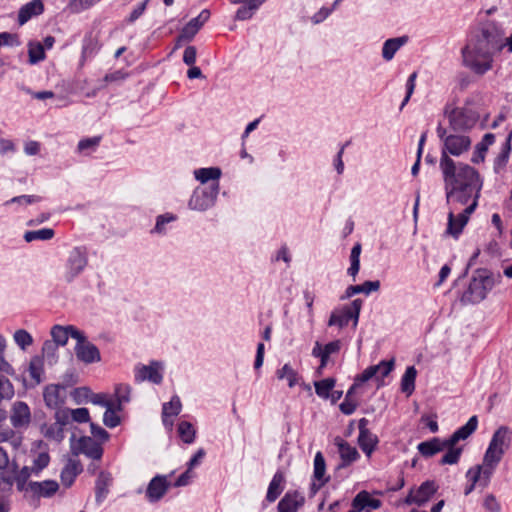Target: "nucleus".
Here are the masks:
<instances>
[{
	"label": "nucleus",
	"instance_id": "1",
	"mask_svg": "<svg viewBox=\"0 0 512 512\" xmlns=\"http://www.w3.org/2000/svg\"><path fill=\"white\" fill-rule=\"evenodd\" d=\"M503 47V33L495 24H486L474 32L462 48L463 65L482 76L493 68L494 56Z\"/></svg>",
	"mask_w": 512,
	"mask_h": 512
},
{
	"label": "nucleus",
	"instance_id": "2",
	"mask_svg": "<svg viewBox=\"0 0 512 512\" xmlns=\"http://www.w3.org/2000/svg\"><path fill=\"white\" fill-rule=\"evenodd\" d=\"M449 205L447 233L457 238L467 224L470 214L478 204L480 191L462 188H445Z\"/></svg>",
	"mask_w": 512,
	"mask_h": 512
},
{
	"label": "nucleus",
	"instance_id": "3",
	"mask_svg": "<svg viewBox=\"0 0 512 512\" xmlns=\"http://www.w3.org/2000/svg\"><path fill=\"white\" fill-rule=\"evenodd\" d=\"M439 167L443 174L445 188H462L481 191L482 179L479 173L468 164L455 162L451 157L440 158Z\"/></svg>",
	"mask_w": 512,
	"mask_h": 512
},
{
	"label": "nucleus",
	"instance_id": "4",
	"mask_svg": "<svg viewBox=\"0 0 512 512\" xmlns=\"http://www.w3.org/2000/svg\"><path fill=\"white\" fill-rule=\"evenodd\" d=\"M436 133L442 142L440 158L444 156L460 157L471 147V139L468 136L448 130L441 124L437 126Z\"/></svg>",
	"mask_w": 512,
	"mask_h": 512
},
{
	"label": "nucleus",
	"instance_id": "5",
	"mask_svg": "<svg viewBox=\"0 0 512 512\" xmlns=\"http://www.w3.org/2000/svg\"><path fill=\"white\" fill-rule=\"evenodd\" d=\"M88 266V252L83 246L73 247L64 261L60 280L66 284L73 283Z\"/></svg>",
	"mask_w": 512,
	"mask_h": 512
},
{
	"label": "nucleus",
	"instance_id": "6",
	"mask_svg": "<svg viewBox=\"0 0 512 512\" xmlns=\"http://www.w3.org/2000/svg\"><path fill=\"white\" fill-rule=\"evenodd\" d=\"M493 279L484 271H478L471 279L468 288L461 296L463 304H477L483 301L488 292L493 288Z\"/></svg>",
	"mask_w": 512,
	"mask_h": 512
},
{
	"label": "nucleus",
	"instance_id": "7",
	"mask_svg": "<svg viewBox=\"0 0 512 512\" xmlns=\"http://www.w3.org/2000/svg\"><path fill=\"white\" fill-rule=\"evenodd\" d=\"M363 301L355 299L350 304L343 305L335 308L329 317L328 326H337L343 328L348 325L349 321H353V326L356 327L359 321L360 311Z\"/></svg>",
	"mask_w": 512,
	"mask_h": 512
},
{
	"label": "nucleus",
	"instance_id": "8",
	"mask_svg": "<svg viewBox=\"0 0 512 512\" xmlns=\"http://www.w3.org/2000/svg\"><path fill=\"white\" fill-rule=\"evenodd\" d=\"M445 115L449 121V129L454 132L471 129L478 120L477 113L468 107H446Z\"/></svg>",
	"mask_w": 512,
	"mask_h": 512
},
{
	"label": "nucleus",
	"instance_id": "9",
	"mask_svg": "<svg viewBox=\"0 0 512 512\" xmlns=\"http://www.w3.org/2000/svg\"><path fill=\"white\" fill-rule=\"evenodd\" d=\"M219 189V182H212L208 186L197 187L188 201V207L196 211L208 210L214 206Z\"/></svg>",
	"mask_w": 512,
	"mask_h": 512
},
{
	"label": "nucleus",
	"instance_id": "10",
	"mask_svg": "<svg viewBox=\"0 0 512 512\" xmlns=\"http://www.w3.org/2000/svg\"><path fill=\"white\" fill-rule=\"evenodd\" d=\"M164 363L152 360L149 364L138 363L134 367V380L136 383L150 382L159 385L164 377Z\"/></svg>",
	"mask_w": 512,
	"mask_h": 512
},
{
	"label": "nucleus",
	"instance_id": "11",
	"mask_svg": "<svg viewBox=\"0 0 512 512\" xmlns=\"http://www.w3.org/2000/svg\"><path fill=\"white\" fill-rule=\"evenodd\" d=\"M73 339L76 340L74 351L78 361L87 365L101 361L99 349L87 339L84 332L76 333L73 335Z\"/></svg>",
	"mask_w": 512,
	"mask_h": 512
},
{
	"label": "nucleus",
	"instance_id": "12",
	"mask_svg": "<svg viewBox=\"0 0 512 512\" xmlns=\"http://www.w3.org/2000/svg\"><path fill=\"white\" fill-rule=\"evenodd\" d=\"M75 437L71 438V449L74 455L84 454L93 460H100L103 454L101 445L96 442L93 438L88 436L80 437L75 440Z\"/></svg>",
	"mask_w": 512,
	"mask_h": 512
},
{
	"label": "nucleus",
	"instance_id": "13",
	"mask_svg": "<svg viewBox=\"0 0 512 512\" xmlns=\"http://www.w3.org/2000/svg\"><path fill=\"white\" fill-rule=\"evenodd\" d=\"M437 488L438 487L434 481H425L419 487L412 488L409 491L408 495L404 499V503L407 505L415 504L417 506H422L436 493Z\"/></svg>",
	"mask_w": 512,
	"mask_h": 512
},
{
	"label": "nucleus",
	"instance_id": "14",
	"mask_svg": "<svg viewBox=\"0 0 512 512\" xmlns=\"http://www.w3.org/2000/svg\"><path fill=\"white\" fill-rule=\"evenodd\" d=\"M171 487L169 475H156L154 476L145 491L146 498L150 503L159 502L168 492Z\"/></svg>",
	"mask_w": 512,
	"mask_h": 512
},
{
	"label": "nucleus",
	"instance_id": "15",
	"mask_svg": "<svg viewBox=\"0 0 512 512\" xmlns=\"http://www.w3.org/2000/svg\"><path fill=\"white\" fill-rule=\"evenodd\" d=\"M10 422L17 430L26 429L31 422V411L23 401L13 403L10 411Z\"/></svg>",
	"mask_w": 512,
	"mask_h": 512
},
{
	"label": "nucleus",
	"instance_id": "16",
	"mask_svg": "<svg viewBox=\"0 0 512 512\" xmlns=\"http://www.w3.org/2000/svg\"><path fill=\"white\" fill-rule=\"evenodd\" d=\"M209 18L210 11L207 9L202 10L197 17L192 18L181 30L177 39V46H179L182 41L192 40Z\"/></svg>",
	"mask_w": 512,
	"mask_h": 512
},
{
	"label": "nucleus",
	"instance_id": "17",
	"mask_svg": "<svg viewBox=\"0 0 512 512\" xmlns=\"http://www.w3.org/2000/svg\"><path fill=\"white\" fill-rule=\"evenodd\" d=\"M59 490V484L55 480L30 481L28 483L27 492L33 497L50 498Z\"/></svg>",
	"mask_w": 512,
	"mask_h": 512
},
{
	"label": "nucleus",
	"instance_id": "18",
	"mask_svg": "<svg viewBox=\"0 0 512 512\" xmlns=\"http://www.w3.org/2000/svg\"><path fill=\"white\" fill-rule=\"evenodd\" d=\"M32 476H34L33 470L29 466H24L13 478L2 476L0 486L10 489L15 482L17 490L27 494L28 480Z\"/></svg>",
	"mask_w": 512,
	"mask_h": 512
},
{
	"label": "nucleus",
	"instance_id": "19",
	"mask_svg": "<svg viewBox=\"0 0 512 512\" xmlns=\"http://www.w3.org/2000/svg\"><path fill=\"white\" fill-rule=\"evenodd\" d=\"M83 471V466L75 457H70L67 459L64 467L60 473L61 483L64 487L69 488L73 485L76 477L81 474Z\"/></svg>",
	"mask_w": 512,
	"mask_h": 512
},
{
	"label": "nucleus",
	"instance_id": "20",
	"mask_svg": "<svg viewBox=\"0 0 512 512\" xmlns=\"http://www.w3.org/2000/svg\"><path fill=\"white\" fill-rule=\"evenodd\" d=\"M325 472L326 463L324 456L321 452H317L314 457V482L311 485V490L313 491V493H316L322 486H324L329 481V477L325 476Z\"/></svg>",
	"mask_w": 512,
	"mask_h": 512
},
{
	"label": "nucleus",
	"instance_id": "21",
	"mask_svg": "<svg viewBox=\"0 0 512 512\" xmlns=\"http://www.w3.org/2000/svg\"><path fill=\"white\" fill-rule=\"evenodd\" d=\"M44 12V3L42 0H31L24 4L18 12V23L24 25L31 18L39 16Z\"/></svg>",
	"mask_w": 512,
	"mask_h": 512
},
{
	"label": "nucleus",
	"instance_id": "22",
	"mask_svg": "<svg viewBox=\"0 0 512 512\" xmlns=\"http://www.w3.org/2000/svg\"><path fill=\"white\" fill-rule=\"evenodd\" d=\"M76 333H82V331L73 325H54L51 328V341L57 344L58 346H65L68 342L69 337L73 338V335H75Z\"/></svg>",
	"mask_w": 512,
	"mask_h": 512
},
{
	"label": "nucleus",
	"instance_id": "23",
	"mask_svg": "<svg viewBox=\"0 0 512 512\" xmlns=\"http://www.w3.org/2000/svg\"><path fill=\"white\" fill-rule=\"evenodd\" d=\"M304 496L298 492H288L278 503V512H297L304 504Z\"/></svg>",
	"mask_w": 512,
	"mask_h": 512
},
{
	"label": "nucleus",
	"instance_id": "24",
	"mask_svg": "<svg viewBox=\"0 0 512 512\" xmlns=\"http://www.w3.org/2000/svg\"><path fill=\"white\" fill-rule=\"evenodd\" d=\"M408 40V36L387 39L382 46V58L387 62L391 61L395 54L408 42Z\"/></svg>",
	"mask_w": 512,
	"mask_h": 512
},
{
	"label": "nucleus",
	"instance_id": "25",
	"mask_svg": "<svg viewBox=\"0 0 512 512\" xmlns=\"http://www.w3.org/2000/svg\"><path fill=\"white\" fill-rule=\"evenodd\" d=\"M382 502L379 499L372 498L370 493L366 490L360 491L352 501V507L357 512L362 511L365 508L379 509Z\"/></svg>",
	"mask_w": 512,
	"mask_h": 512
},
{
	"label": "nucleus",
	"instance_id": "26",
	"mask_svg": "<svg viewBox=\"0 0 512 512\" xmlns=\"http://www.w3.org/2000/svg\"><path fill=\"white\" fill-rule=\"evenodd\" d=\"M275 375L278 380L286 381L289 388L300 384L302 380L301 375L293 368L291 363H285L281 368L276 370Z\"/></svg>",
	"mask_w": 512,
	"mask_h": 512
},
{
	"label": "nucleus",
	"instance_id": "27",
	"mask_svg": "<svg viewBox=\"0 0 512 512\" xmlns=\"http://www.w3.org/2000/svg\"><path fill=\"white\" fill-rule=\"evenodd\" d=\"M43 396L45 404L56 409L64 402V388L60 385H49L45 388Z\"/></svg>",
	"mask_w": 512,
	"mask_h": 512
},
{
	"label": "nucleus",
	"instance_id": "28",
	"mask_svg": "<svg viewBox=\"0 0 512 512\" xmlns=\"http://www.w3.org/2000/svg\"><path fill=\"white\" fill-rule=\"evenodd\" d=\"M510 442L511 430L506 426H501L494 432L489 445L504 454L509 448Z\"/></svg>",
	"mask_w": 512,
	"mask_h": 512
},
{
	"label": "nucleus",
	"instance_id": "29",
	"mask_svg": "<svg viewBox=\"0 0 512 512\" xmlns=\"http://www.w3.org/2000/svg\"><path fill=\"white\" fill-rule=\"evenodd\" d=\"M447 445H450L448 439L441 440L435 437L429 441L419 443L417 448L422 456L431 457L440 451H444Z\"/></svg>",
	"mask_w": 512,
	"mask_h": 512
},
{
	"label": "nucleus",
	"instance_id": "30",
	"mask_svg": "<svg viewBox=\"0 0 512 512\" xmlns=\"http://www.w3.org/2000/svg\"><path fill=\"white\" fill-rule=\"evenodd\" d=\"M336 445L338 447V452L340 454L342 460V466H347L356 461L359 458V453L357 449L350 445L348 442L337 438L335 440Z\"/></svg>",
	"mask_w": 512,
	"mask_h": 512
},
{
	"label": "nucleus",
	"instance_id": "31",
	"mask_svg": "<svg viewBox=\"0 0 512 512\" xmlns=\"http://www.w3.org/2000/svg\"><path fill=\"white\" fill-rule=\"evenodd\" d=\"M478 425L477 416H472L465 425L458 428L449 438L450 445H456L460 440L468 438L476 429Z\"/></svg>",
	"mask_w": 512,
	"mask_h": 512
},
{
	"label": "nucleus",
	"instance_id": "32",
	"mask_svg": "<svg viewBox=\"0 0 512 512\" xmlns=\"http://www.w3.org/2000/svg\"><path fill=\"white\" fill-rule=\"evenodd\" d=\"M511 139H512V129L507 134L505 139V143L503 144L500 153L494 160V171L496 173H500L507 165L510 152H511Z\"/></svg>",
	"mask_w": 512,
	"mask_h": 512
},
{
	"label": "nucleus",
	"instance_id": "33",
	"mask_svg": "<svg viewBox=\"0 0 512 512\" xmlns=\"http://www.w3.org/2000/svg\"><path fill=\"white\" fill-rule=\"evenodd\" d=\"M131 390V386L128 384L116 385L114 395L111 398L116 409L122 410L123 406L130 402Z\"/></svg>",
	"mask_w": 512,
	"mask_h": 512
},
{
	"label": "nucleus",
	"instance_id": "34",
	"mask_svg": "<svg viewBox=\"0 0 512 512\" xmlns=\"http://www.w3.org/2000/svg\"><path fill=\"white\" fill-rule=\"evenodd\" d=\"M284 481H285L284 474L280 471H277L274 474V476L268 486L266 499L269 502H274L279 497V495L282 493Z\"/></svg>",
	"mask_w": 512,
	"mask_h": 512
},
{
	"label": "nucleus",
	"instance_id": "35",
	"mask_svg": "<svg viewBox=\"0 0 512 512\" xmlns=\"http://www.w3.org/2000/svg\"><path fill=\"white\" fill-rule=\"evenodd\" d=\"M358 444L366 456L370 457L378 444V437L370 430L359 433Z\"/></svg>",
	"mask_w": 512,
	"mask_h": 512
},
{
	"label": "nucleus",
	"instance_id": "36",
	"mask_svg": "<svg viewBox=\"0 0 512 512\" xmlns=\"http://www.w3.org/2000/svg\"><path fill=\"white\" fill-rule=\"evenodd\" d=\"M417 376V370L414 366H409L406 368L402 378H401V391L405 393L407 396H410L415 390V380Z\"/></svg>",
	"mask_w": 512,
	"mask_h": 512
},
{
	"label": "nucleus",
	"instance_id": "37",
	"mask_svg": "<svg viewBox=\"0 0 512 512\" xmlns=\"http://www.w3.org/2000/svg\"><path fill=\"white\" fill-rule=\"evenodd\" d=\"M111 478L108 474L101 472L96 480L95 485V498L98 504L102 503L108 494V487Z\"/></svg>",
	"mask_w": 512,
	"mask_h": 512
},
{
	"label": "nucleus",
	"instance_id": "38",
	"mask_svg": "<svg viewBox=\"0 0 512 512\" xmlns=\"http://www.w3.org/2000/svg\"><path fill=\"white\" fill-rule=\"evenodd\" d=\"M28 62L35 65L43 61L46 57L44 46L38 41H30L28 43Z\"/></svg>",
	"mask_w": 512,
	"mask_h": 512
},
{
	"label": "nucleus",
	"instance_id": "39",
	"mask_svg": "<svg viewBox=\"0 0 512 512\" xmlns=\"http://www.w3.org/2000/svg\"><path fill=\"white\" fill-rule=\"evenodd\" d=\"M194 176L203 184L210 180L218 182L221 176V170L217 167L200 168L194 171Z\"/></svg>",
	"mask_w": 512,
	"mask_h": 512
},
{
	"label": "nucleus",
	"instance_id": "40",
	"mask_svg": "<svg viewBox=\"0 0 512 512\" xmlns=\"http://www.w3.org/2000/svg\"><path fill=\"white\" fill-rule=\"evenodd\" d=\"M54 230L51 228H42L39 230L26 231L24 233V240L26 242H33L36 240L47 241L54 237Z\"/></svg>",
	"mask_w": 512,
	"mask_h": 512
},
{
	"label": "nucleus",
	"instance_id": "41",
	"mask_svg": "<svg viewBox=\"0 0 512 512\" xmlns=\"http://www.w3.org/2000/svg\"><path fill=\"white\" fill-rule=\"evenodd\" d=\"M362 246L360 243H356L350 253V267L347 270V274L353 277L357 276L360 270V254H361Z\"/></svg>",
	"mask_w": 512,
	"mask_h": 512
},
{
	"label": "nucleus",
	"instance_id": "42",
	"mask_svg": "<svg viewBox=\"0 0 512 512\" xmlns=\"http://www.w3.org/2000/svg\"><path fill=\"white\" fill-rule=\"evenodd\" d=\"M335 383L336 381L334 378H326L320 381H316L314 383L316 394L323 399H328L330 392L335 386Z\"/></svg>",
	"mask_w": 512,
	"mask_h": 512
},
{
	"label": "nucleus",
	"instance_id": "43",
	"mask_svg": "<svg viewBox=\"0 0 512 512\" xmlns=\"http://www.w3.org/2000/svg\"><path fill=\"white\" fill-rule=\"evenodd\" d=\"M41 431L46 438L55 440L57 442L62 441L64 438V431L61 427V423L55 422L50 425H44L42 426Z\"/></svg>",
	"mask_w": 512,
	"mask_h": 512
},
{
	"label": "nucleus",
	"instance_id": "44",
	"mask_svg": "<svg viewBox=\"0 0 512 512\" xmlns=\"http://www.w3.org/2000/svg\"><path fill=\"white\" fill-rule=\"evenodd\" d=\"M178 433L182 441L186 444H191L195 440L196 431L190 422L181 421L178 424Z\"/></svg>",
	"mask_w": 512,
	"mask_h": 512
},
{
	"label": "nucleus",
	"instance_id": "45",
	"mask_svg": "<svg viewBox=\"0 0 512 512\" xmlns=\"http://www.w3.org/2000/svg\"><path fill=\"white\" fill-rule=\"evenodd\" d=\"M446 453L443 455L440 463L441 464H449L453 465L459 461L460 455L462 453V447H456L455 445H447Z\"/></svg>",
	"mask_w": 512,
	"mask_h": 512
},
{
	"label": "nucleus",
	"instance_id": "46",
	"mask_svg": "<svg viewBox=\"0 0 512 512\" xmlns=\"http://www.w3.org/2000/svg\"><path fill=\"white\" fill-rule=\"evenodd\" d=\"M57 352H58L57 344H55L54 342H52L50 340H47L44 342L43 347H42L43 357L46 359V361L50 365H53L54 363L57 362V359H58Z\"/></svg>",
	"mask_w": 512,
	"mask_h": 512
},
{
	"label": "nucleus",
	"instance_id": "47",
	"mask_svg": "<svg viewBox=\"0 0 512 512\" xmlns=\"http://www.w3.org/2000/svg\"><path fill=\"white\" fill-rule=\"evenodd\" d=\"M176 220V216L171 213H166L157 216L156 224L154 228L151 230V233L163 235L166 233V224L173 222Z\"/></svg>",
	"mask_w": 512,
	"mask_h": 512
},
{
	"label": "nucleus",
	"instance_id": "48",
	"mask_svg": "<svg viewBox=\"0 0 512 512\" xmlns=\"http://www.w3.org/2000/svg\"><path fill=\"white\" fill-rule=\"evenodd\" d=\"M49 462V454L47 452H40L33 460L32 466H29L34 472V477H39L41 471L49 465Z\"/></svg>",
	"mask_w": 512,
	"mask_h": 512
},
{
	"label": "nucleus",
	"instance_id": "49",
	"mask_svg": "<svg viewBox=\"0 0 512 512\" xmlns=\"http://www.w3.org/2000/svg\"><path fill=\"white\" fill-rule=\"evenodd\" d=\"M181 409H182L181 400L177 395H174L169 402L163 404L162 414L175 417V416L179 415V413L181 412Z\"/></svg>",
	"mask_w": 512,
	"mask_h": 512
},
{
	"label": "nucleus",
	"instance_id": "50",
	"mask_svg": "<svg viewBox=\"0 0 512 512\" xmlns=\"http://www.w3.org/2000/svg\"><path fill=\"white\" fill-rule=\"evenodd\" d=\"M100 141L101 137L99 136L84 138L78 142L77 151L79 153H90L92 151H95L96 148L99 146Z\"/></svg>",
	"mask_w": 512,
	"mask_h": 512
},
{
	"label": "nucleus",
	"instance_id": "51",
	"mask_svg": "<svg viewBox=\"0 0 512 512\" xmlns=\"http://www.w3.org/2000/svg\"><path fill=\"white\" fill-rule=\"evenodd\" d=\"M120 410L116 409L113 403L106 408V411L103 415V422L105 426L109 428H114L120 424V417L117 415V412Z\"/></svg>",
	"mask_w": 512,
	"mask_h": 512
},
{
	"label": "nucleus",
	"instance_id": "52",
	"mask_svg": "<svg viewBox=\"0 0 512 512\" xmlns=\"http://www.w3.org/2000/svg\"><path fill=\"white\" fill-rule=\"evenodd\" d=\"M13 339L22 350H26L33 343L31 334L24 329L16 330Z\"/></svg>",
	"mask_w": 512,
	"mask_h": 512
},
{
	"label": "nucleus",
	"instance_id": "53",
	"mask_svg": "<svg viewBox=\"0 0 512 512\" xmlns=\"http://www.w3.org/2000/svg\"><path fill=\"white\" fill-rule=\"evenodd\" d=\"M42 373H43L42 360L39 357L32 358L30 361V364H29L30 377L33 380H35L36 383H40Z\"/></svg>",
	"mask_w": 512,
	"mask_h": 512
},
{
	"label": "nucleus",
	"instance_id": "54",
	"mask_svg": "<svg viewBox=\"0 0 512 512\" xmlns=\"http://www.w3.org/2000/svg\"><path fill=\"white\" fill-rule=\"evenodd\" d=\"M497 466H494V465H491V464H488V463H484L482 465H477V466H474L473 468H478L480 469V480L479 482L481 483L482 486H487L489 481H490V478L492 476V474L494 473L495 469H496Z\"/></svg>",
	"mask_w": 512,
	"mask_h": 512
},
{
	"label": "nucleus",
	"instance_id": "55",
	"mask_svg": "<svg viewBox=\"0 0 512 512\" xmlns=\"http://www.w3.org/2000/svg\"><path fill=\"white\" fill-rule=\"evenodd\" d=\"M14 396V387L12 383L0 375V403L2 400L11 399Z\"/></svg>",
	"mask_w": 512,
	"mask_h": 512
},
{
	"label": "nucleus",
	"instance_id": "56",
	"mask_svg": "<svg viewBox=\"0 0 512 512\" xmlns=\"http://www.w3.org/2000/svg\"><path fill=\"white\" fill-rule=\"evenodd\" d=\"M503 455L504 454L501 451H498L494 447L489 445L485 452L483 462L497 466L501 461Z\"/></svg>",
	"mask_w": 512,
	"mask_h": 512
},
{
	"label": "nucleus",
	"instance_id": "57",
	"mask_svg": "<svg viewBox=\"0 0 512 512\" xmlns=\"http://www.w3.org/2000/svg\"><path fill=\"white\" fill-rule=\"evenodd\" d=\"M376 367V378L377 380H383L384 377L388 376L394 368V359L389 361H381L379 364L374 365Z\"/></svg>",
	"mask_w": 512,
	"mask_h": 512
},
{
	"label": "nucleus",
	"instance_id": "58",
	"mask_svg": "<svg viewBox=\"0 0 512 512\" xmlns=\"http://www.w3.org/2000/svg\"><path fill=\"white\" fill-rule=\"evenodd\" d=\"M41 200L39 196L36 195H21L11 198L10 200L4 203L5 206H9L11 204H19V205H29L33 203H37Z\"/></svg>",
	"mask_w": 512,
	"mask_h": 512
},
{
	"label": "nucleus",
	"instance_id": "59",
	"mask_svg": "<svg viewBox=\"0 0 512 512\" xmlns=\"http://www.w3.org/2000/svg\"><path fill=\"white\" fill-rule=\"evenodd\" d=\"M466 477L471 482L465 489V495H468L474 490L476 483L480 480V469L470 468L466 473Z\"/></svg>",
	"mask_w": 512,
	"mask_h": 512
},
{
	"label": "nucleus",
	"instance_id": "60",
	"mask_svg": "<svg viewBox=\"0 0 512 512\" xmlns=\"http://www.w3.org/2000/svg\"><path fill=\"white\" fill-rule=\"evenodd\" d=\"M483 507L488 512H501V505L493 494H488L483 500Z\"/></svg>",
	"mask_w": 512,
	"mask_h": 512
},
{
	"label": "nucleus",
	"instance_id": "61",
	"mask_svg": "<svg viewBox=\"0 0 512 512\" xmlns=\"http://www.w3.org/2000/svg\"><path fill=\"white\" fill-rule=\"evenodd\" d=\"M20 41L18 38V35L8 33V32H2L0 33V46H19Z\"/></svg>",
	"mask_w": 512,
	"mask_h": 512
},
{
	"label": "nucleus",
	"instance_id": "62",
	"mask_svg": "<svg viewBox=\"0 0 512 512\" xmlns=\"http://www.w3.org/2000/svg\"><path fill=\"white\" fill-rule=\"evenodd\" d=\"M341 349V341L340 340H334L326 345L322 346L320 344V352H322L324 355L330 357L332 354H337Z\"/></svg>",
	"mask_w": 512,
	"mask_h": 512
},
{
	"label": "nucleus",
	"instance_id": "63",
	"mask_svg": "<svg viewBox=\"0 0 512 512\" xmlns=\"http://www.w3.org/2000/svg\"><path fill=\"white\" fill-rule=\"evenodd\" d=\"M71 418L78 423L88 422L90 419L89 411L86 408L70 409Z\"/></svg>",
	"mask_w": 512,
	"mask_h": 512
},
{
	"label": "nucleus",
	"instance_id": "64",
	"mask_svg": "<svg viewBox=\"0 0 512 512\" xmlns=\"http://www.w3.org/2000/svg\"><path fill=\"white\" fill-rule=\"evenodd\" d=\"M333 12V8L321 7L312 17L311 22L315 25L322 23L326 20L331 13Z\"/></svg>",
	"mask_w": 512,
	"mask_h": 512
}]
</instances>
